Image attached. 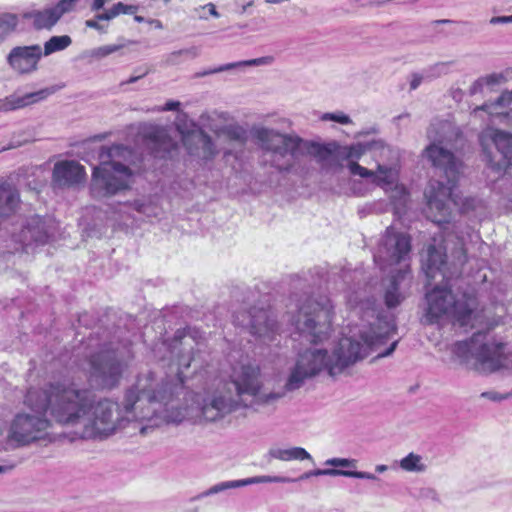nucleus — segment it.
<instances>
[{
  "label": "nucleus",
  "mask_w": 512,
  "mask_h": 512,
  "mask_svg": "<svg viewBox=\"0 0 512 512\" xmlns=\"http://www.w3.org/2000/svg\"><path fill=\"white\" fill-rule=\"evenodd\" d=\"M447 66V63H438L435 65V69L438 71V73H446Z\"/></svg>",
  "instance_id": "52"
},
{
  "label": "nucleus",
  "mask_w": 512,
  "mask_h": 512,
  "mask_svg": "<svg viewBox=\"0 0 512 512\" xmlns=\"http://www.w3.org/2000/svg\"><path fill=\"white\" fill-rule=\"evenodd\" d=\"M133 159V151L124 145L102 146L91 175V196L104 199L129 190L137 174Z\"/></svg>",
  "instance_id": "7"
},
{
  "label": "nucleus",
  "mask_w": 512,
  "mask_h": 512,
  "mask_svg": "<svg viewBox=\"0 0 512 512\" xmlns=\"http://www.w3.org/2000/svg\"><path fill=\"white\" fill-rule=\"evenodd\" d=\"M125 47V44H109L99 46L85 52V56L94 60L103 59Z\"/></svg>",
  "instance_id": "34"
},
{
  "label": "nucleus",
  "mask_w": 512,
  "mask_h": 512,
  "mask_svg": "<svg viewBox=\"0 0 512 512\" xmlns=\"http://www.w3.org/2000/svg\"><path fill=\"white\" fill-rule=\"evenodd\" d=\"M177 129L189 155L203 161H209L218 154L212 138L194 123L190 127L179 124Z\"/></svg>",
  "instance_id": "14"
},
{
  "label": "nucleus",
  "mask_w": 512,
  "mask_h": 512,
  "mask_svg": "<svg viewBox=\"0 0 512 512\" xmlns=\"http://www.w3.org/2000/svg\"><path fill=\"white\" fill-rule=\"evenodd\" d=\"M85 169L76 161H60L54 165L53 183L58 187H71L82 182Z\"/></svg>",
  "instance_id": "21"
},
{
  "label": "nucleus",
  "mask_w": 512,
  "mask_h": 512,
  "mask_svg": "<svg viewBox=\"0 0 512 512\" xmlns=\"http://www.w3.org/2000/svg\"><path fill=\"white\" fill-rule=\"evenodd\" d=\"M241 317L242 319L240 315H236L235 322L248 326L250 332L264 343L272 341L278 332V323L269 310L253 308L247 315L241 314Z\"/></svg>",
  "instance_id": "15"
},
{
  "label": "nucleus",
  "mask_w": 512,
  "mask_h": 512,
  "mask_svg": "<svg viewBox=\"0 0 512 512\" xmlns=\"http://www.w3.org/2000/svg\"><path fill=\"white\" fill-rule=\"evenodd\" d=\"M50 237V226L46 220L40 216L30 217L26 225L16 236V241L20 242L23 249L28 252L33 245H43Z\"/></svg>",
  "instance_id": "19"
},
{
  "label": "nucleus",
  "mask_w": 512,
  "mask_h": 512,
  "mask_svg": "<svg viewBox=\"0 0 512 512\" xmlns=\"http://www.w3.org/2000/svg\"><path fill=\"white\" fill-rule=\"evenodd\" d=\"M410 248V238L389 227L374 255V260L381 268L392 266L404 260L408 256Z\"/></svg>",
  "instance_id": "12"
},
{
  "label": "nucleus",
  "mask_w": 512,
  "mask_h": 512,
  "mask_svg": "<svg viewBox=\"0 0 512 512\" xmlns=\"http://www.w3.org/2000/svg\"><path fill=\"white\" fill-rule=\"evenodd\" d=\"M77 1L78 0H59L53 7L31 12L26 16L33 19V24L37 29H49L53 27L64 14L73 11Z\"/></svg>",
  "instance_id": "20"
},
{
  "label": "nucleus",
  "mask_w": 512,
  "mask_h": 512,
  "mask_svg": "<svg viewBox=\"0 0 512 512\" xmlns=\"http://www.w3.org/2000/svg\"><path fill=\"white\" fill-rule=\"evenodd\" d=\"M198 49L195 47L189 48V49H183L179 50L177 52H174L171 54V56H180V55H190L191 57H197L198 56Z\"/></svg>",
  "instance_id": "47"
},
{
  "label": "nucleus",
  "mask_w": 512,
  "mask_h": 512,
  "mask_svg": "<svg viewBox=\"0 0 512 512\" xmlns=\"http://www.w3.org/2000/svg\"><path fill=\"white\" fill-rule=\"evenodd\" d=\"M205 10L208 11V14L218 18L220 17V14L216 10V6L213 3H208L199 7L194 8V13L200 20H207L208 16L205 14Z\"/></svg>",
  "instance_id": "39"
},
{
  "label": "nucleus",
  "mask_w": 512,
  "mask_h": 512,
  "mask_svg": "<svg viewBox=\"0 0 512 512\" xmlns=\"http://www.w3.org/2000/svg\"><path fill=\"white\" fill-rule=\"evenodd\" d=\"M132 207L139 213L148 217H155L158 215L157 206L152 199L135 200Z\"/></svg>",
  "instance_id": "38"
},
{
  "label": "nucleus",
  "mask_w": 512,
  "mask_h": 512,
  "mask_svg": "<svg viewBox=\"0 0 512 512\" xmlns=\"http://www.w3.org/2000/svg\"><path fill=\"white\" fill-rule=\"evenodd\" d=\"M266 459L270 462L272 460H279L282 462L289 461H305L309 460L313 462V457L311 454L299 446L292 447H280V446H272L269 448L266 454Z\"/></svg>",
  "instance_id": "24"
},
{
  "label": "nucleus",
  "mask_w": 512,
  "mask_h": 512,
  "mask_svg": "<svg viewBox=\"0 0 512 512\" xmlns=\"http://www.w3.org/2000/svg\"><path fill=\"white\" fill-rule=\"evenodd\" d=\"M512 103V90L504 91L495 102L485 103L481 106L476 107L473 110V114H477L479 111H485L490 115L499 114L496 110L498 107H506Z\"/></svg>",
  "instance_id": "30"
},
{
  "label": "nucleus",
  "mask_w": 512,
  "mask_h": 512,
  "mask_svg": "<svg viewBox=\"0 0 512 512\" xmlns=\"http://www.w3.org/2000/svg\"><path fill=\"white\" fill-rule=\"evenodd\" d=\"M422 82V76L420 75H413L412 79H411V82H410V88L412 90H415L419 87V85L421 84Z\"/></svg>",
  "instance_id": "51"
},
{
  "label": "nucleus",
  "mask_w": 512,
  "mask_h": 512,
  "mask_svg": "<svg viewBox=\"0 0 512 512\" xmlns=\"http://www.w3.org/2000/svg\"><path fill=\"white\" fill-rule=\"evenodd\" d=\"M454 353L464 359H475L477 369L484 373L499 371L508 366L504 345L493 341L487 333L477 332L467 341L457 342Z\"/></svg>",
  "instance_id": "9"
},
{
  "label": "nucleus",
  "mask_w": 512,
  "mask_h": 512,
  "mask_svg": "<svg viewBox=\"0 0 512 512\" xmlns=\"http://www.w3.org/2000/svg\"><path fill=\"white\" fill-rule=\"evenodd\" d=\"M444 243H447L444 240ZM447 244L444 247H436L431 244L423 257V270L430 280L440 275L445 281L443 286H435L426 293L427 307L425 309V321L429 324L443 320L453 321L460 326H466L474 319L478 301L474 287H458L456 291L449 283L453 275L459 273V266L466 261V251L463 243L458 242L451 253L454 262L451 267L446 262Z\"/></svg>",
  "instance_id": "3"
},
{
  "label": "nucleus",
  "mask_w": 512,
  "mask_h": 512,
  "mask_svg": "<svg viewBox=\"0 0 512 512\" xmlns=\"http://www.w3.org/2000/svg\"><path fill=\"white\" fill-rule=\"evenodd\" d=\"M101 21H107L106 19H98L97 14L94 16L93 19L86 20L85 25L89 28L95 29L99 31L100 33H107V26L101 24Z\"/></svg>",
  "instance_id": "41"
},
{
  "label": "nucleus",
  "mask_w": 512,
  "mask_h": 512,
  "mask_svg": "<svg viewBox=\"0 0 512 512\" xmlns=\"http://www.w3.org/2000/svg\"><path fill=\"white\" fill-rule=\"evenodd\" d=\"M150 23L154 24V26L158 29H162L163 25L159 20H151Z\"/></svg>",
  "instance_id": "54"
},
{
  "label": "nucleus",
  "mask_w": 512,
  "mask_h": 512,
  "mask_svg": "<svg viewBox=\"0 0 512 512\" xmlns=\"http://www.w3.org/2000/svg\"><path fill=\"white\" fill-rule=\"evenodd\" d=\"M366 294V289L354 291L348 295L347 303L351 308H359L365 317H374L376 315V301L373 297H368Z\"/></svg>",
  "instance_id": "26"
},
{
  "label": "nucleus",
  "mask_w": 512,
  "mask_h": 512,
  "mask_svg": "<svg viewBox=\"0 0 512 512\" xmlns=\"http://www.w3.org/2000/svg\"><path fill=\"white\" fill-rule=\"evenodd\" d=\"M222 117L223 115L217 113L202 114L199 121L202 128L213 132L217 138L237 142L241 145L245 144L247 141L246 129L237 123L221 125L219 119Z\"/></svg>",
  "instance_id": "18"
},
{
  "label": "nucleus",
  "mask_w": 512,
  "mask_h": 512,
  "mask_svg": "<svg viewBox=\"0 0 512 512\" xmlns=\"http://www.w3.org/2000/svg\"><path fill=\"white\" fill-rule=\"evenodd\" d=\"M398 344V341L397 340H394L391 345L389 346L388 349H386L385 351H382V352H379L378 353V357H386V356H389L391 355L394 350L396 349V346Z\"/></svg>",
  "instance_id": "49"
},
{
  "label": "nucleus",
  "mask_w": 512,
  "mask_h": 512,
  "mask_svg": "<svg viewBox=\"0 0 512 512\" xmlns=\"http://www.w3.org/2000/svg\"><path fill=\"white\" fill-rule=\"evenodd\" d=\"M12 467L0 465V474L9 471Z\"/></svg>",
  "instance_id": "55"
},
{
  "label": "nucleus",
  "mask_w": 512,
  "mask_h": 512,
  "mask_svg": "<svg viewBox=\"0 0 512 512\" xmlns=\"http://www.w3.org/2000/svg\"><path fill=\"white\" fill-rule=\"evenodd\" d=\"M256 144L270 154V165L280 172H289L306 150L312 149L316 156L325 159L335 154L340 161L347 162V168L352 176L370 177L372 169L361 166L358 160L370 151V143H355L340 146L336 142L321 145L304 141L297 135L282 134L278 131L258 126L251 131Z\"/></svg>",
  "instance_id": "5"
},
{
  "label": "nucleus",
  "mask_w": 512,
  "mask_h": 512,
  "mask_svg": "<svg viewBox=\"0 0 512 512\" xmlns=\"http://www.w3.org/2000/svg\"><path fill=\"white\" fill-rule=\"evenodd\" d=\"M272 56H264L260 58L250 59V60H243L238 62H232L220 65L218 67L205 70L203 72L197 73V77H204L211 74H216L220 72L229 71L232 69H238L243 67H250V66H263V65H270L273 62Z\"/></svg>",
  "instance_id": "27"
},
{
  "label": "nucleus",
  "mask_w": 512,
  "mask_h": 512,
  "mask_svg": "<svg viewBox=\"0 0 512 512\" xmlns=\"http://www.w3.org/2000/svg\"><path fill=\"white\" fill-rule=\"evenodd\" d=\"M181 103L179 101L170 100L160 109L161 111H176Z\"/></svg>",
  "instance_id": "48"
},
{
  "label": "nucleus",
  "mask_w": 512,
  "mask_h": 512,
  "mask_svg": "<svg viewBox=\"0 0 512 512\" xmlns=\"http://www.w3.org/2000/svg\"><path fill=\"white\" fill-rule=\"evenodd\" d=\"M484 86H486V85H485L483 78L481 77V78L477 79L476 81H474L473 84L470 86L469 94L476 95L478 93H481L483 91Z\"/></svg>",
  "instance_id": "43"
},
{
  "label": "nucleus",
  "mask_w": 512,
  "mask_h": 512,
  "mask_svg": "<svg viewBox=\"0 0 512 512\" xmlns=\"http://www.w3.org/2000/svg\"><path fill=\"white\" fill-rule=\"evenodd\" d=\"M375 470L378 473H384L388 470V466L384 464H379L375 466Z\"/></svg>",
  "instance_id": "53"
},
{
  "label": "nucleus",
  "mask_w": 512,
  "mask_h": 512,
  "mask_svg": "<svg viewBox=\"0 0 512 512\" xmlns=\"http://www.w3.org/2000/svg\"><path fill=\"white\" fill-rule=\"evenodd\" d=\"M240 487H242L241 479L219 482V483L211 486L207 490L201 492L199 495H197L195 497V499H202L205 497H209V496L224 492L228 489H235V488H240Z\"/></svg>",
  "instance_id": "33"
},
{
  "label": "nucleus",
  "mask_w": 512,
  "mask_h": 512,
  "mask_svg": "<svg viewBox=\"0 0 512 512\" xmlns=\"http://www.w3.org/2000/svg\"><path fill=\"white\" fill-rule=\"evenodd\" d=\"M322 121H334L342 125H348L352 123L351 118L345 113L338 111L333 113H324L321 116Z\"/></svg>",
  "instance_id": "40"
},
{
  "label": "nucleus",
  "mask_w": 512,
  "mask_h": 512,
  "mask_svg": "<svg viewBox=\"0 0 512 512\" xmlns=\"http://www.w3.org/2000/svg\"><path fill=\"white\" fill-rule=\"evenodd\" d=\"M481 398H485L494 402H500L507 398V396L502 395L496 391H486L482 392L480 395Z\"/></svg>",
  "instance_id": "42"
},
{
  "label": "nucleus",
  "mask_w": 512,
  "mask_h": 512,
  "mask_svg": "<svg viewBox=\"0 0 512 512\" xmlns=\"http://www.w3.org/2000/svg\"><path fill=\"white\" fill-rule=\"evenodd\" d=\"M64 399L62 379L29 388L23 401L26 410L17 412L12 418L7 443L13 448H22L52 442L54 422L65 427L57 415Z\"/></svg>",
  "instance_id": "6"
},
{
  "label": "nucleus",
  "mask_w": 512,
  "mask_h": 512,
  "mask_svg": "<svg viewBox=\"0 0 512 512\" xmlns=\"http://www.w3.org/2000/svg\"><path fill=\"white\" fill-rule=\"evenodd\" d=\"M191 336L175 338L171 357H176L178 371L174 376L147 371L137 376L136 382L124 392L121 403L104 398L94 404V396L69 379L63 380L64 397L57 415L82 439L108 437L129 424H135L141 434L165 424H180L183 416L178 411V396L183 392V369L198 362Z\"/></svg>",
  "instance_id": "2"
},
{
  "label": "nucleus",
  "mask_w": 512,
  "mask_h": 512,
  "mask_svg": "<svg viewBox=\"0 0 512 512\" xmlns=\"http://www.w3.org/2000/svg\"><path fill=\"white\" fill-rule=\"evenodd\" d=\"M48 95L49 91L47 89L26 93L23 95L13 93L4 98H0V113H8L25 108L44 100Z\"/></svg>",
  "instance_id": "23"
},
{
  "label": "nucleus",
  "mask_w": 512,
  "mask_h": 512,
  "mask_svg": "<svg viewBox=\"0 0 512 512\" xmlns=\"http://www.w3.org/2000/svg\"><path fill=\"white\" fill-rule=\"evenodd\" d=\"M137 71H140L141 73L138 75L131 76L127 81L121 83V85L135 83L149 73V69L147 67L138 68Z\"/></svg>",
  "instance_id": "45"
},
{
  "label": "nucleus",
  "mask_w": 512,
  "mask_h": 512,
  "mask_svg": "<svg viewBox=\"0 0 512 512\" xmlns=\"http://www.w3.org/2000/svg\"><path fill=\"white\" fill-rule=\"evenodd\" d=\"M512 23V15L510 16H495L490 19V24H508Z\"/></svg>",
  "instance_id": "46"
},
{
  "label": "nucleus",
  "mask_w": 512,
  "mask_h": 512,
  "mask_svg": "<svg viewBox=\"0 0 512 512\" xmlns=\"http://www.w3.org/2000/svg\"><path fill=\"white\" fill-rule=\"evenodd\" d=\"M19 202L17 188L9 181L0 179V219L11 215Z\"/></svg>",
  "instance_id": "25"
},
{
  "label": "nucleus",
  "mask_w": 512,
  "mask_h": 512,
  "mask_svg": "<svg viewBox=\"0 0 512 512\" xmlns=\"http://www.w3.org/2000/svg\"><path fill=\"white\" fill-rule=\"evenodd\" d=\"M379 172L381 175H378L371 183L383 189L397 209L404 207L408 200V192L399 183L400 172H397L395 167L385 166H380Z\"/></svg>",
  "instance_id": "17"
},
{
  "label": "nucleus",
  "mask_w": 512,
  "mask_h": 512,
  "mask_svg": "<svg viewBox=\"0 0 512 512\" xmlns=\"http://www.w3.org/2000/svg\"><path fill=\"white\" fill-rule=\"evenodd\" d=\"M35 140L34 130L31 128L21 129L13 133L8 149L18 148Z\"/></svg>",
  "instance_id": "36"
},
{
  "label": "nucleus",
  "mask_w": 512,
  "mask_h": 512,
  "mask_svg": "<svg viewBox=\"0 0 512 512\" xmlns=\"http://www.w3.org/2000/svg\"><path fill=\"white\" fill-rule=\"evenodd\" d=\"M370 151L372 152L373 158L376 162V169H372L373 174L368 177L370 182L374 181L378 175H381L379 172L380 166L395 167L397 172H400L398 151L386 145L381 140L370 142Z\"/></svg>",
  "instance_id": "22"
},
{
  "label": "nucleus",
  "mask_w": 512,
  "mask_h": 512,
  "mask_svg": "<svg viewBox=\"0 0 512 512\" xmlns=\"http://www.w3.org/2000/svg\"><path fill=\"white\" fill-rule=\"evenodd\" d=\"M18 24V18L14 14H3L0 16V42L3 41Z\"/></svg>",
  "instance_id": "37"
},
{
  "label": "nucleus",
  "mask_w": 512,
  "mask_h": 512,
  "mask_svg": "<svg viewBox=\"0 0 512 512\" xmlns=\"http://www.w3.org/2000/svg\"><path fill=\"white\" fill-rule=\"evenodd\" d=\"M153 138L155 141V149L157 151H164L170 153L175 147L174 142L168 137L167 132L163 128H156L153 131Z\"/></svg>",
  "instance_id": "35"
},
{
  "label": "nucleus",
  "mask_w": 512,
  "mask_h": 512,
  "mask_svg": "<svg viewBox=\"0 0 512 512\" xmlns=\"http://www.w3.org/2000/svg\"><path fill=\"white\" fill-rule=\"evenodd\" d=\"M90 378L104 389H113L120 384L128 361L115 350H103L90 358Z\"/></svg>",
  "instance_id": "11"
},
{
  "label": "nucleus",
  "mask_w": 512,
  "mask_h": 512,
  "mask_svg": "<svg viewBox=\"0 0 512 512\" xmlns=\"http://www.w3.org/2000/svg\"><path fill=\"white\" fill-rule=\"evenodd\" d=\"M134 20H135L136 22H138V23H142V22L144 21V18H143L142 16H138V15H136V16L134 17Z\"/></svg>",
  "instance_id": "56"
},
{
  "label": "nucleus",
  "mask_w": 512,
  "mask_h": 512,
  "mask_svg": "<svg viewBox=\"0 0 512 512\" xmlns=\"http://www.w3.org/2000/svg\"><path fill=\"white\" fill-rule=\"evenodd\" d=\"M324 464L326 466H331L335 468H328V469H314L307 472H304L301 474L297 479L289 478L285 476H270V475H261V476H254L250 478L241 479L242 487L252 485V484H260V483H293L296 481H304L311 477H317V476H344V477H351V478H358V479H367L375 481L377 480V477L369 472L364 471H349V470H341L336 469L337 467L341 468H356L357 467V460L352 458H329L327 459Z\"/></svg>",
  "instance_id": "10"
},
{
  "label": "nucleus",
  "mask_w": 512,
  "mask_h": 512,
  "mask_svg": "<svg viewBox=\"0 0 512 512\" xmlns=\"http://www.w3.org/2000/svg\"><path fill=\"white\" fill-rule=\"evenodd\" d=\"M138 11V7L135 5H128L122 2L115 3L111 8L105 10L102 13H97L98 19H106L110 21L121 14H135Z\"/></svg>",
  "instance_id": "31"
},
{
  "label": "nucleus",
  "mask_w": 512,
  "mask_h": 512,
  "mask_svg": "<svg viewBox=\"0 0 512 512\" xmlns=\"http://www.w3.org/2000/svg\"><path fill=\"white\" fill-rule=\"evenodd\" d=\"M399 466L405 472L422 473L426 471L427 465L423 461V457L416 453H409L399 461Z\"/></svg>",
  "instance_id": "29"
},
{
  "label": "nucleus",
  "mask_w": 512,
  "mask_h": 512,
  "mask_svg": "<svg viewBox=\"0 0 512 512\" xmlns=\"http://www.w3.org/2000/svg\"><path fill=\"white\" fill-rule=\"evenodd\" d=\"M482 78L486 86L497 85L504 79L503 75L501 74H491Z\"/></svg>",
  "instance_id": "44"
},
{
  "label": "nucleus",
  "mask_w": 512,
  "mask_h": 512,
  "mask_svg": "<svg viewBox=\"0 0 512 512\" xmlns=\"http://www.w3.org/2000/svg\"><path fill=\"white\" fill-rule=\"evenodd\" d=\"M427 136L431 141L424 150L425 156L434 167L443 171L447 184L442 181L431 180L425 190L427 200V217L437 224L448 223L451 216L450 203L459 206L462 212L474 210L478 200L467 197L461 200L455 193L457 181L461 173V162H459L449 147L459 136L458 130L448 122L432 124Z\"/></svg>",
  "instance_id": "4"
},
{
  "label": "nucleus",
  "mask_w": 512,
  "mask_h": 512,
  "mask_svg": "<svg viewBox=\"0 0 512 512\" xmlns=\"http://www.w3.org/2000/svg\"><path fill=\"white\" fill-rule=\"evenodd\" d=\"M43 56L40 45L17 46L7 55V63L18 75H28L38 69V63Z\"/></svg>",
  "instance_id": "16"
},
{
  "label": "nucleus",
  "mask_w": 512,
  "mask_h": 512,
  "mask_svg": "<svg viewBox=\"0 0 512 512\" xmlns=\"http://www.w3.org/2000/svg\"><path fill=\"white\" fill-rule=\"evenodd\" d=\"M376 321L379 327L384 324L383 331L376 332L371 327L372 335L359 330L357 334L340 338L331 349L311 347L301 351L279 389L268 390L260 366L249 361L234 366L229 375L235 397L225 386L204 396L186 391L183 386V392L178 396V411L183 416V422H217L240 407L257 409L271 406L322 373L332 378L344 374L372 351H377L384 339L395 334V327L390 321H382L378 315Z\"/></svg>",
  "instance_id": "1"
},
{
  "label": "nucleus",
  "mask_w": 512,
  "mask_h": 512,
  "mask_svg": "<svg viewBox=\"0 0 512 512\" xmlns=\"http://www.w3.org/2000/svg\"><path fill=\"white\" fill-rule=\"evenodd\" d=\"M334 307L327 297L307 298L292 318L296 330L313 343L327 339L331 332Z\"/></svg>",
  "instance_id": "8"
},
{
  "label": "nucleus",
  "mask_w": 512,
  "mask_h": 512,
  "mask_svg": "<svg viewBox=\"0 0 512 512\" xmlns=\"http://www.w3.org/2000/svg\"><path fill=\"white\" fill-rule=\"evenodd\" d=\"M503 118L506 123L512 126V110ZM481 144L484 146L487 139L491 140L499 154L490 158V165L497 173H503L511 165L512 161V135L501 130L488 128L481 134Z\"/></svg>",
  "instance_id": "13"
},
{
  "label": "nucleus",
  "mask_w": 512,
  "mask_h": 512,
  "mask_svg": "<svg viewBox=\"0 0 512 512\" xmlns=\"http://www.w3.org/2000/svg\"><path fill=\"white\" fill-rule=\"evenodd\" d=\"M406 274L405 271H401L390 279V284L386 288L384 295L385 304L388 308H394L402 302L404 297L399 292L398 285L400 281L404 280Z\"/></svg>",
  "instance_id": "28"
},
{
  "label": "nucleus",
  "mask_w": 512,
  "mask_h": 512,
  "mask_svg": "<svg viewBox=\"0 0 512 512\" xmlns=\"http://www.w3.org/2000/svg\"><path fill=\"white\" fill-rule=\"evenodd\" d=\"M72 43V39L68 35L53 36L44 44L43 55L48 56L55 52L62 51L69 47Z\"/></svg>",
  "instance_id": "32"
},
{
  "label": "nucleus",
  "mask_w": 512,
  "mask_h": 512,
  "mask_svg": "<svg viewBox=\"0 0 512 512\" xmlns=\"http://www.w3.org/2000/svg\"><path fill=\"white\" fill-rule=\"evenodd\" d=\"M107 1L108 0H93L92 4H91V10L92 11H100L101 9H103V7Z\"/></svg>",
  "instance_id": "50"
}]
</instances>
